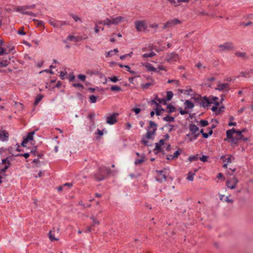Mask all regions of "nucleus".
I'll return each mask as SVG.
<instances>
[{
    "mask_svg": "<svg viewBox=\"0 0 253 253\" xmlns=\"http://www.w3.org/2000/svg\"><path fill=\"white\" fill-rule=\"evenodd\" d=\"M113 172L109 168L106 167H100L93 173L92 177L96 181H100L104 180L108 175L111 174Z\"/></svg>",
    "mask_w": 253,
    "mask_h": 253,
    "instance_id": "f257e3e1",
    "label": "nucleus"
},
{
    "mask_svg": "<svg viewBox=\"0 0 253 253\" xmlns=\"http://www.w3.org/2000/svg\"><path fill=\"white\" fill-rule=\"evenodd\" d=\"M190 133L186 134L185 140L188 142L196 139L200 134L199 127H189Z\"/></svg>",
    "mask_w": 253,
    "mask_h": 253,
    "instance_id": "f03ea898",
    "label": "nucleus"
},
{
    "mask_svg": "<svg viewBox=\"0 0 253 253\" xmlns=\"http://www.w3.org/2000/svg\"><path fill=\"white\" fill-rule=\"evenodd\" d=\"M134 25L137 31L139 32L145 31L148 27L147 24L144 20L135 21Z\"/></svg>",
    "mask_w": 253,
    "mask_h": 253,
    "instance_id": "7ed1b4c3",
    "label": "nucleus"
},
{
    "mask_svg": "<svg viewBox=\"0 0 253 253\" xmlns=\"http://www.w3.org/2000/svg\"><path fill=\"white\" fill-rule=\"evenodd\" d=\"M237 183V179L232 174H230L226 181V186L228 188L233 189L236 187Z\"/></svg>",
    "mask_w": 253,
    "mask_h": 253,
    "instance_id": "20e7f679",
    "label": "nucleus"
},
{
    "mask_svg": "<svg viewBox=\"0 0 253 253\" xmlns=\"http://www.w3.org/2000/svg\"><path fill=\"white\" fill-rule=\"evenodd\" d=\"M26 10H27V9L26 5L17 6L15 9L16 11L19 12L23 14L28 15L33 17H36L37 16L36 14L32 12L27 11Z\"/></svg>",
    "mask_w": 253,
    "mask_h": 253,
    "instance_id": "39448f33",
    "label": "nucleus"
},
{
    "mask_svg": "<svg viewBox=\"0 0 253 253\" xmlns=\"http://www.w3.org/2000/svg\"><path fill=\"white\" fill-rule=\"evenodd\" d=\"M181 23V21L177 18L169 20L164 24L163 29H165L168 28H170L174 26V25L179 24Z\"/></svg>",
    "mask_w": 253,
    "mask_h": 253,
    "instance_id": "423d86ee",
    "label": "nucleus"
},
{
    "mask_svg": "<svg viewBox=\"0 0 253 253\" xmlns=\"http://www.w3.org/2000/svg\"><path fill=\"white\" fill-rule=\"evenodd\" d=\"M10 165V163L8 158L4 159L0 163V172H5Z\"/></svg>",
    "mask_w": 253,
    "mask_h": 253,
    "instance_id": "0eeeda50",
    "label": "nucleus"
},
{
    "mask_svg": "<svg viewBox=\"0 0 253 253\" xmlns=\"http://www.w3.org/2000/svg\"><path fill=\"white\" fill-rule=\"evenodd\" d=\"M199 103L200 104V106H202L204 108H206L208 107L210 104L212 103V101H211L209 98L207 96H204L203 97H201L199 99Z\"/></svg>",
    "mask_w": 253,
    "mask_h": 253,
    "instance_id": "6e6552de",
    "label": "nucleus"
},
{
    "mask_svg": "<svg viewBox=\"0 0 253 253\" xmlns=\"http://www.w3.org/2000/svg\"><path fill=\"white\" fill-rule=\"evenodd\" d=\"M49 23L50 25L56 28H61L62 26L68 24L66 21L56 20L53 19L49 20Z\"/></svg>",
    "mask_w": 253,
    "mask_h": 253,
    "instance_id": "1a4fd4ad",
    "label": "nucleus"
},
{
    "mask_svg": "<svg viewBox=\"0 0 253 253\" xmlns=\"http://www.w3.org/2000/svg\"><path fill=\"white\" fill-rule=\"evenodd\" d=\"M11 56L7 54L5 55L4 57L0 58V67H4L8 66L10 62Z\"/></svg>",
    "mask_w": 253,
    "mask_h": 253,
    "instance_id": "9d476101",
    "label": "nucleus"
},
{
    "mask_svg": "<svg viewBox=\"0 0 253 253\" xmlns=\"http://www.w3.org/2000/svg\"><path fill=\"white\" fill-rule=\"evenodd\" d=\"M35 131H31L28 132L27 135L24 137L23 140L21 143V146L23 147H26V144L30 140L33 139V135L35 134Z\"/></svg>",
    "mask_w": 253,
    "mask_h": 253,
    "instance_id": "9b49d317",
    "label": "nucleus"
},
{
    "mask_svg": "<svg viewBox=\"0 0 253 253\" xmlns=\"http://www.w3.org/2000/svg\"><path fill=\"white\" fill-rule=\"evenodd\" d=\"M178 55L173 52L171 53H168L166 55V59L168 62L177 61L178 60Z\"/></svg>",
    "mask_w": 253,
    "mask_h": 253,
    "instance_id": "f8f14e48",
    "label": "nucleus"
},
{
    "mask_svg": "<svg viewBox=\"0 0 253 253\" xmlns=\"http://www.w3.org/2000/svg\"><path fill=\"white\" fill-rule=\"evenodd\" d=\"M156 172L159 174L158 177H156V181L160 182H162L163 181H166L167 176L165 173V171L164 170H157Z\"/></svg>",
    "mask_w": 253,
    "mask_h": 253,
    "instance_id": "ddd939ff",
    "label": "nucleus"
},
{
    "mask_svg": "<svg viewBox=\"0 0 253 253\" xmlns=\"http://www.w3.org/2000/svg\"><path fill=\"white\" fill-rule=\"evenodd\" d=\"M234 133H237V130L235 129L234 127L232 129L228 130L226 131V135L227 138L228 140H230L232 142H233L234 144H236L237 142L235 141V139L233 137V134Z\"/></svg>",
    "mask_w": 253,
    "mask_h": 253,
    "instance_id": "4468645a",
    "label": "nucleus"
},
{
    "mask_svg": "<svg viewBox=\"0 0 253 253\" xmlns=\"http://www.w3.org/2000/svg\"><path fill=\"white\" fill-rule=\"evenodd\" d=\"M118 114L114 113L106 118V123L110 125H114L117 122V117Z\"/></svg>",
    "mask_w": 253,
    "mask_h": 253,
    "instance_id": "2eb2a0df",
    "label": "nucleus"
},
{
    "mask_svg": "<svg viewBox=\"0 0 253 253\" xmlns=\"http://www.w3.org/2000/svg\"><path fill=\"white\" fill-rule=\"evenodd\" d=\"M221 51H227L232 48V43L231 42H225L218 45Z\"/></svg>",
    "mask_w": 253,
    "mask_h": 253,
    "instance_id": "dca6fc26",
    "label": "nucleus"
},
{
    "mask_svg": "<svg viewBox=\"0 0 253 253\" xmlns=\"http://www.w3.org/2000/svg\"><path fill=\"white\" fill-rule=\"evenodd\" d=\"M148 128L146 134V138L148 139H152L155 135L157 127H148Z\"/></svg>",
    "mask_w": 253,
    "mask_h": 253,
    "instance_id": "f3484780",
    "label": "nucleus"
},
{
    "mask_svg": "<svg viewBox=\"0 0 253 253\" xmlns=\"http://www.w3.org/2000/svg\"><path fill=\"white\" fill-rule=\"evenodd\" d=\"M13 48H10L8 46H0V56L2 55H7L12 50Z\"/></svg>",
    "mask_w": 253,
    "mask_h": 253,
    "instance_id": "a211bd4d",
    "label": "nucleus"
},
{
    "mask_svg": "<svg viewBox=\"0 0 253 253\" xmlns=\"http://www.w3.org/2000/svg\"><path fill=\"white\" fill-rule=\"evenodd\" d=\"M225 107L221 106L219 108L216 107V106H213L211 109L212 111L216 115H218L224 111Z\"/></svg>",
    "mask_w": 253,
    "mask_h": 253,
    "instance_id": "6ab92c4d",
    "label": "nucleus"
},
{
    "mask_svg": "<svg viewBox=\"0 0 253 253\" xmlns=\"http://www.w3.org/2000/svg\"><path fill=\"white\" fill-rule=\"evenodd\" d=\"M8 137L9 134L6 131L0 130V140L6 141Z\"/></svg>",
    "mask_w": 253,
    "mask_h": 253,
    "instance_id": "aec40b11",
    "label": "nucleus"
},
{
    "mask_svg": "<svg viewBox=\"0 0 253 253\" xmlns=\"http://www.w3.org/2000/svg\"><path fill=\"white\" fill-rule=\"evenodd\" d=\"M245 129H244L242 131H240L238 130V140H244V141H247L248 140L249 137L248 136H245L244 135L242 134L243 132H245Z\"/></svg>",
    "mask_w": 253,
    "mask_h": 253,
    "instance_id": "412c9836",
    "label": "nucleus"
},
{
    "mask_svg": "<svg viewBox=\"0 0 253 253\" xmlns=\"http://www.w3.org/2000/svg\"><path fill=\"white\" fill-rule=\"evenodd\" d=\"M228 87L229 84L228 83L218 84H217V87L215 89L219 91H223Z\"/></svg>",
    "mask_w": 253,
    "mask_h": 253,
    "instance_id": "4be33fe9",
    "label": "nucleus"
},
{
    "mask_svg": "<svg viewBox=\"0 0 253 253\" xmlns=\"http://www.w3.org/2000/svg\"><path fill=\"white\" fill-rule=\"evenodd\" d=\"M106 133L107 131L105 129L100 130L99 129H97V130L95 132V135H96V138L97 140H99L101 138V136L103 135L104 133Z\"/></svg>",
    "mask_w": 253,
    "mask_h": 253,
    "instance_id": "5701e85b",
    "label": "nucleus"
},
{
    "mask_svg": "<svg viewBox=\"0 0 253 253\" xmlns=\"http://www.w3.org/2000/svg\"><path fill=\"white\" fill-rule=\"evenodd\" d=\"M155 84L154 81L153 79H151V82L149 83H147L146 84H142L141 85L142 88L143 89H148L150 86H153Z\"/></svg>",
    "mask_w": 253,
    "mask_h": 253,
    "instance_id": "b1692460",
    "label": "nucleus"
},
{
    "mask_svg": "<svg viewBox=\"0 0 253 253\" xmlns=\"http://www.w3.org/2000/svg\"><path fill=\"white\" fill-rule=\"evenodd\" d=\"M113 22H112V19L111 18V19H110L109 18H106L105 19L104 21H99L98 22V24H104V25H107V26H110L111 25H113V24L112 23Z\"/></svg>",
    "mask_w": 253,
    "mask_h": 253,
    "instance_id": "393cba45",
    "label": "nucleus"
},
{
    "mask_svg": "<svg viewBox=\"0 0 253 253\" xmlns=\"http://www.w3.org/2000/svg\"><path fill=\"white\" fill-rule=\"evenodd\" d=\"M197 125L199 126H206L209 125V122L207 120H200L196 121Z\"/></svg>",
    "mask_w": 253,
    "mask_h": 253,
    "instance_id": "a878e982",
    "label": "nucleus"
},
{
    "mask_svg": "<svg viewBox=\"0 0 253 253\" xmlns=\"http://www.w3.org/2000/svg\"><path fill=\"white\" fill-rule=\"evenodd\" d=\"M194 106L193 103L188 100H186L184 103V106L186 109H192Z\"/></svg>",
    "mask_w": 253,
    "mask_h": 253,
    "instance_id": "bb28decb",
    "label": "nucleus"
},
{
    "mask_svg": "<svg viewBox=\"0 0 253 253\" xmlns=\"http://www.w3.org/2000/svg\"><path fill=\"white\" fill-rule=\"evenodd\" d=\"M123 17L122 16H118L115 18H112L113 24L114 25H117L120 23L123 19Z\"/></svg>",
    "mask_w": 253,
    "mask_h": 253,
    "instance_id": "cd10ccee",
    "label": "nucleus"
},
{
    "mask_svg": "<svg viewBox=\"0 0 253 253\" xmlns=\"http://www.w3.org/2000/svg\"><path fill=\"white\" fill-rule=\"evenodd\" d=\"M211 126H216L217 125H225V124H222L220 123V121L218 119H212L211 120Z\"/></svg>",
    "mask_w": 253,
    "mask_h": 253,
    "instance_id": "c85d7f7f",
    "label": "nucleus"
},
{
    "mask_svg": "<svg viewBox=\"0 0 253 253\" xmlns=\"http://www.w3.org/2000/svg\"><path fill=\"white\" fill-rule=\"evenodd\" d=\"M220 200L222 201H225L227 203H233V201L230 199H229V197L228 196L225 197L224 195H220Z\"/></svg>",
    "mask_w": 253,
    "mask_h": 253,
    "instance_id": "c756f323",
    "label": "nucleus"
},
{
    "mask_svg": "<svg viewBox=\"0 0 253 253\" xmlns=\"http://www.w3.org/2000/svg\"><path fill=\"white\" fill-rule=\"evenodd\" d=\"M232 156L230 155L228 156H222L221 157V159L223 160V162H227V163H231Z\"/></svg>",
    "mask_w": 253,
    "mask_h": 253,
    "instance_id": "7c9ffc66",
    "label": "nucleus"
},
{
    "mask_svg": "<svg viewBox=\"0 0 253 253\" xmlns=\"http://www.w3.org/2000/svg\"><path fill=\"white\" fill-rule=\"evenodd\" d=\"M144 155H142L141 156V158L140 159H136L134 161V164L135 165H138L141 164L142 163L144 162Z\"/></svg>",
    "mask_w": 253,
    "mask_h": 253,
    "instance_id": "2f4dec72",
    "label": "nucleus"
},
{
    "mask_svg": "<svg viewBox=\"0 0 253 253\" xmlns=\"http://www.w3.org/2000/svg\"><path fill=\"white\" fill-rule=\"evenodd\" d=\"M90 218L92 221V223L91 224V226H94L96 225H99L100 224V222L94 216H91Z\"/></svg>",
    "mask_w": 253,
    "mask_h": 253,
    "instance_id": "473e14b6",
    "label": "nucleus"
},
{
    "mask_svg": "<svg viewBox=\"0 0 253 253\" xmlns=\"http://www.w3.org/2000/svg\"><path fill=\"white\" fill-rule=\"evenodd\" d=\"M167 109L168 110V112L169 113H171L176 111V108L170 104L167 105Z\"/></svg>",
    "mask_w": 253,
    "mask_h": 253,
    "instance_id": "72a5a7b5",
    "label": "nucleus"
},
{
    "mask_svg": "<svg viewBox=\"0 0 253 253\" xmlns=\"http://www.w3.org/2000/svg\"><path fill=\"white\" fill-rule=\"evenodd\" d=\"M43 96L42 94H38L35 99V101L34 102V105H37L41 101V100L42 99Z\"/></svg>",
    "mask_w": 253,
    "mask_h": 253,
    "instance_id": "f704fd0d",
    "label": "nucleus"
},
{
    "mask_svg": "<svg viewBox=\"0 0 253 253\" xmlns=\"http://www.w3.org/2000/svg\"><path fill=\"white\" fill-rule=\"evenodd\" d=\"M173 96V93L171 91H167V96L165 99L166 101L170 100Z\"/></svg>",
    "mask_w": 253,
    "mask_h": 253,
    "instance_id": "c9c22d12",
    "label": "nucleus"
},
{
    "mask_svg": "<svg viewBox=\"0 0 253 253\" xmlns=\"http://www.w3.org/2000/svg\"><path fill=\"white\" fill-rule=\"evenodd\" d=\"M163 120L166 122H172L174 121V117H171V116H169V115H168L166 117H163Z\"/></svg>",
    "mask_w": 253,
    "mask_h": 253,
    "instance_id": "e433bc0d",
    "label": "nucleus"
},
{
    "mask_svg": "<svg viewBox=\"0 0 253 253\" xmlns=\"http://www.w3.org/2000/svg\"><path fill=\"white\" fill-rule=\"evenodd\" d=\"M117 52H118V49L117 48H115L114 50H111L110 51H109L107 53V54L106 55V56L107 57H111V56H113L114 53H117Z\"/></svg>",
    "mask_w": 253,
    "mask_h": 253,
    "instance_id": "4c0bfd02",
    "label": "nucleus"
},
{
    "mask_svg": "<svg viewBox=\"0 0 253 253\" xmlns=\"http://www.w3.org/2000/svg\"><path fill=\"white\" fill-rule=\"evenodd\" d=\"M200 132L202 134L204 138H207L209 137L210 135H211L212 133V131L211 129L209 133H204L203 129L200 130Z\"/></svg>",
    "mask_w": 253,
    "mask_h": 253,
    "instance_id": "58836bf2",
    "label": "nucleus"
},
{
    "mask_svg": "<svg viewBox=\"0 0 253 253\" xmlns=\"http://www.w3.org/2000/svg\"><path fill=\"white\" fill-rule=\"evenodd\" d=\"M182 151V150L181 149L178 148V150L175 153H174V154L173 155V157H174L175 158V159H177L179 157V156L180 155Z\"/></svg>",
    "mask_w": 253,
    "mask_h": 253,
    "instance_id": "ea45409f",
    "label": "nucleus"
},
{
    "mask_svg": "<svg viewBox=\"0 0 253 253\" xmlns=\"http://www.w3.org/2000/svg\"><path fill=\"white\" fill-rule=\"evenodd\" d=\"M146 67L147 68V70L150 71H156L157 69L155 68L152 65L150 64H148L146 65Z\"/></svg>",
    "mask_w": 253,
    "mask_h": 253,
    "instance_id": "a19ab883",
    "label": "nucleus"
},
{
    "mask_svg": "<svg viewBox=\"0 0 253 253\" xmlns=\"http://www.w3.org/2000/svg\"><path fill=\"white\" fill-rule=\"evenodd\" d=\"M250 72L249 71H248V72H240V75L238 76V77L239 76H242L243 77H245V78H249L250 77Z\"/></svg>",
    "mask_w": 253,
    "mask_h": 253,
    "instance_id": "79ce46f5",
    "label": "nucleus"
},
{
    "mask_svg": "<svg viewBox=\"0 0 253 253\" xmlns=\"http://www.w3.org/2000/svg\"><path fill=\"white\" fill-rule=\"evenodd\" d=\"M89 102L91 103H94L97 101V97L94 95H91L89 97Z\"/></svg>",
    "mask_w": 253,
    "mask_h": 253,
    "instance_id": "37998d69",
    "label": "nucleus"
},
{
    "mask_svg": "<svg viewBox=\"0 0 253 253\" xmlns=\"http://www.w3.org/2000/svg\"><path fill=\"white\" fill-rule=\"evenodd\" d=\"M110 89L112 91H120L122 90V88L120 86L117 85H112Z\"/></svg>",
    "mask_w": 253,
    "mask_h": 253,
    "instance_id": "c03bdc74",
    "label": "nucleus"
},
{
    "mask_svg": "<svg viewBox=\"0 0 253 253\" xmlns=\"http://www.w3.org/2000/svg\"><path fill=\"white\" fill-rule=\"evenodd\" d=\"M238 57H241L244 60L248 59V57L246 55V53L245 52H238Z\"/></svg>",
    "mask_w": 253,
    "mask_h": 253,
    "instance_id": "a18cd8bd",
    "label": "nucleus"
},
{
    "mask_svg": "<svg viewBox=\"0 0 253 253\" xmlns=\"http://www.w3.org/2000/svg\"><path fill=\"white\" fill-rule=\"evenodd\" d=\"M155 150H157L158 152L164 153V151L162 149V146L158 143H156Z\"/></svg>",
    "mask_w": 253,
    "mask_h": 253,
    "instance_id": "49530a36",
    "label": "nucleus"
},
{
    "mask_svg": "<svg viewBox=\"0 0 253 253\" xmlns=\"http://www.w3.org/2000/svg\"><path fill=\"white\" fill-rule=\"evenodd\" d=\"M156 55V53H154L153 51H152L150 53H145L142 56L144 58H148V57H152Z\"/></svg>",
    "mask_w": 253,
    "mask_h": 253,
    "instance_id": "de8ad7c7",
    "label": "nucleus"
},
{
    "mask_svg": "<svg viewBox=\"0 0 253 253\" xmlns=\"http://www.w3.org/2000/svg\"><path fill=\"white\" fill-rule=\"evenodd\" d=\"M198 159L199 158L198 157V155L191 156L188 158V160L190 162L197 161Z\"/></svg>",
    "mask_w": 253,
    "mask_h": 253,
    "instance_id": "09e8293b",
    "label": "nucleus"
},
{
    "mask_svg": "<svg viewBox=\"0 0 253 253\" xmlns=\"http://www.w3.org/2000/svg\"><path fill=\"white\" fill-rule=\"evenodd\" d=\"M195 175L194 173H192V172L190 171L188 173V176L187 177V179L189 181H193L194 179L193 176Z\"/></svg>",
    "mask_w": 253,
    "mask_h": 253,
    "instance_id": "8fccbe9b",
    "label": "nucleus"
},
{
    "mask_svg": "<svg viewBox=\"0 0 253 253\" xmlns=\"http://www.w3.org/2000/svg\"><path fill=\"white\" fill-rule=\"evenodd\" d=\"M49 238L51 241L58 240L57 238H55L54 235L52 234L51 231L49 232Z\"/></svg>",
    "mask_w": 253,
    "mask_h": 253,
    "instance_id": "3c124183",
    "label": "nucleus"
},
{
    "mask_svg": "<svg viewBox=\"0 0 253 253\" xmlns=\"http://www.w3.org/2000/svg\"><path fill=\"white\" fill-rule=\"evenodd\" d=\"M30 153H25L23 154H18L15 155L16 157H24L25 158H28L30 156Z\"/></svg>",
    "mask_w": 253,
    "mask_h": 253,
    "instance_id": "603ef678",
    "label": "nucleus"
},
{
    "mask_svg": "<svg viewBox=\"0 0 253 253\" xmlns=\"http://www.w3.org/2000/svg\"><path fill=\"white\" fill-rule=\"evenodd\" d=\"M30 153L33 154L34 156H36L38 154L37 146L34 147L30 151Z\"/></svg>",
    "mask_w": 253,
    "mask_h": 253,
    "instance_id": "864d4df0",
    "label": "nucleus"
},
{
    "mask_svg": "<svg viewBox=\"0 0 253 253\" xmlns=\"http://www.w3.org/2000/svg\"><path fill=\"white\" fill-rule=\"evenodd\" d=\"M78 79L81 80V81H84L86 79V76L83 74H79L78 75Z\"/></svg>",
    "mask_w": 253,
    "mask_h": 253,
    "instance_id": "5fc2aeb1",
    "label": "nucleus"
},
{
    "mask_svg": "<svg viewBox=\"0 0 253 253\" xmlns=\"http://www.w3.org/2000/svg\"><path fill=\"white\" fill-rule=\"evenodd\" d=\"M73 86L76 87H79L81 88L82 89L84 88V85L80 84V83H75L72 84Z\"/></svg>",
    "mask_w": 253,
    "mask_h": 253,
    "instance_id": "6e6d98bb",
    "label": "nucleus"
},
{
    "mask_svg": "<svg viewBox=\"0 0 253 253\" xmlns=\"http://www.w3.org/2000/svg\"><path fill=\"white\" fill-rule=\"evenodd\" d=\"M71 16L76 22L80 21L81 22H82L81 19L78 16L75 15L74 14H71Z\"/></svg>",
    "mask_w": 253,
    "mask_h": 253,
    "instance_id": "4d7b16f0",
    "label": "nucleus"
},
{
    "mask_svg": "<svg viewBox=\"0 0 253 253\" xmlns=\"http://www.w3.org/2000/svg\"><path fill=\"white\" fill-rule=\"evenodd\" d=\"M75 75H74V74L73 73H70L69 75V82H73V81H74L75 80Z\"/></svg>",
    "mask_w": 253,
    "mask_h": 253,
    "instance_id": "13d9d810",
    "label": "nucleus"
},
{
    "mask_svg": "<svg viewBox=\"0 0 253 253\" xmlns=\"http://www.w3.org/2000/svg\"><path fill=\"white\" fill-rule=\"evenodd\" d=\"M253 24V23L251 21H249L247 23H245V22H241L240 23V25H242V26H249V25H251Z\"/></svg>",
    "mask_w": 253,
    "mask_h": 253,
    "instance_id": "bf43d9fd",
    "label": "nucleus"
},
{
    "mask_svg": "<svg viewBox=\"0 0 253 253\" xmlns=\"http://www.w3.org/2000/svg\"><path fill=\"white\" fill-rule=\"evenodd\" d=\"M17 33L21 35H25L26 34V33L24 31L23 27H21L20 29L18 31Z\"/></svg>",
    "mask_w": 253,
    "mask_h": 253,
    "instance_id": "052dcab7",
    "label": "nucleus"
},
{
    "mask_svg": "<svg viewBox=\"0 0 253 253\" xmlns=\"http://www.w3.org/2000/svg\"><path fill=\"white\" fill-rule=\"evenodd\" d=\"M109 79L110 80V81H111V82H114V83H116L118 81H119V79H118L117 77H116V76H113L112 77H110V78H109Z\"/></svg>",
    "mask_w": 253,
    "mask_h": 253,
    "instance_id": "680f3d73",
    "label": "nucleus"
},
{
    "mask_svg": "<svg viewBox=\"0 0 253 253\" xmlns=\"http://www.w3.org/2000/svg\"><path fill=\"white\" fill-rule=\"evenodd\" d=\"M165 111V110L163 108H161V109H159L158 108H157L155 111V114L157 116H160L161 115V111Z\"/></svg>",
    "mask_w": 253,
    "mask_h": 253,
    "instance_id": "e2e57ef3",
    "label": "nucleus"
},
{
    "mask_svg": "<svg viewBox=\"0 0 253 253\" xmlns=\"http://www.w3.org/2000/svg\"><path fill=\"white\" fill-rule=\"evenodd\" d=\"M201 161L206 162L208 161V157L205 155H203L202 157L199 158Z\"/></svg>",
    "mask_w": 253,
    "mask_h": 253,
    "instance_id": "0e129e2a",
    "label": "nucleus"
},
{
    "mask_svg": "<svg viewBox=\"0 0 253 253\" xmlns=\"http://www.w3.org/2000/svg\"><path fill=\"white\" fill-rule=\"evenodd\" d=\"M158 102L159 103H162L164 105H166L167 104V101L165 99V98H160V99H158Z\"/></svg>",
    "mask_w": 253,
    "mask_h": 253,
    "instance_id": "69168bd1",
    "label": "nucleus"
},
{
    "mask_svg": "<svg viewBox=\"0 0 253 253\" xmlns=\"http://www.w3.org/2000/svg\"><path fill=\"white\" fill-rule=\"evenodd\" d=\"M95 116V113H90L88 115V118L90 121H92L94 118Z\"/></svg>",
    "mask_w": 253,
    "mask_h": 253,
    "instance_id": "338daca9",
    "label": "nucleus"
},
{
    "mask_svg": "<svg viewBox=\"0 0 253 253\" xmlns=\"http://www.w3.org/2000/svg\"><path fill=\"white\" fill-rule=\"evenodd\" d=\"M67 74V72H64L63 71H61L60 72V78L62 79V80H64V76L66 75Z\"/></svg>",
    "mask_w": 253,
    "mask_h": 253,
    "instance_id": "774afa93",
    "label": "nucleus"
}]
</instances>
